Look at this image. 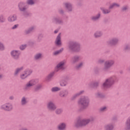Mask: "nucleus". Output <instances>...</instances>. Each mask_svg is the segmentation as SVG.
Here are the masks:
<instances>
[{
    "label": "nucleus",
    "instance_id": "obj_19",
    "mask_svg": "<svg viewBox=\"0 0 130 130\" xmlns=\"http://www.w3.org/2000/svg\"><path fill=\"white\" fill-rule=\"evenodd\" d=\"M52 22L53 23H55V24H62L63 23L62 20L59 17H54L52 19Z\"/></svg>",
    "mask_w": 130,
    "mask_h": 130
},
{
    "label": "nucleus",
    "instance_id": "obj_48",
    "mask_svg": "<svg viewBox=\"0 0 130 130\" xmlns=\"http://www.w3.org/2000/svg\"><path fill=\"white\" fill-rule=\"evenodd\" d=\"M125 50H130V45H126L125 47Z\"/></svg>",
    "mask_w": 130,
    "mask_h": 130
},
{
    "label": "nucleus",
    "instance_id": "obj_7",
    "mask_svg": "<svg viewBox=\"0 0 130 130\" xmlns=\"http://www.w3.org/2000/svg\"><path fill=\"white\" fill-rule=\"evenodd\" d=\"M0 108L5 111H12L13 110V104L10 103H7L2 105Z\"/></svg>",
    "mask_w": 130,
    "mask_h": 130
},
{
    "label": "nucleus",
    "instance_id": "obj_5",
    "mask_svg": "<svg viewBox=\"0 0 130 130\" xmlns=\"http://www.w3.org/2000/svg\"><path fill=\"white\" fill-rule=\"evenodd\" d=\"M38 83V79H32L28 81L24 86V90H30L31 87H33Z\"/></svg>",
    "mask_w": 130,
    "mask_h": 130
},
{
    "label": "nucleus",
    "instance_id": "obj_38",
    "mask_svg": "<svg viewBox=\"0 0 130 130\" xmlns=\"http://www.w3.org/2000/svg\"><path fill=\"white\" fill-rule=\"evenodd\" d=\"M95 96L97 97V98H103V97H104V96L103 95V94H102V93L101 92H97L95 94Z\"/></svg>",
    "mask_w": 130,
    "mask_h": 130
},
{
    "label": "nucleus",
    "instance_id": "obj_39",
    "mask_svg": "<svg viewBox=\"0 0 130 130\" xmlns=\"http://www.w3.org/2000/svg\"><path fill=\"white\" fill-rule=\"evenodd\" d=\"M22 70H23V67L16 69L14 74L15 76H17V75H18V74H19V73H20Z\"/></svg>",
    "mask_w": 130,
    "mask_h": 130
},
{
    "label": "nucleus",
    "instance_id": "obj_8",
    "mask_svg": "<svg viewBox=\"0 0 130 130\" xmlns=\"http://www.w3.org/2000/svg\"><path fill=\"white\" fill-rule=\"evenodd\" d=\"M47 108L50 111H55V110H56L57 107H56V105H55L54 102L50 101L47 104Z\"/></svg>",
    "mask_w": 130,
    "mask_h": 130
},
{
    "label": "nucleus",
    "instance_id": "obj_22",
    "mask_svg": "<svg viewBox=\"0 0 130 130\" xmlns=\"http://www.w3.org/2000/svg\"><path fill=\"white\" fill-rule=\"evenodd\" d=\"M68 84H69V82H68V79L67 78L62 79L60 81V86H61V87H66V86H68Z\"/></svg>",
    "mask_w": 130,
    "mask_h": 130
},
{
    "label": "nucleus",
    "instance_id": "obj_34",
    "mask_svg": "<svg viewBox=\"0 0 130 130\" xmlns=\"http://www.w3.org/2000/svg\"><path fill=\"white\" fill-rule=\"evenodd\" d=\"M63 51V49L61 48L60 50L58 51H56L53 53V55H58V54H60V53H61L62 51Z\"/></svg>",
    "mask_w": 130,
    "mask_h": 130
},
{
    "label": "nucleus",
    "instance_id": "obj_43",
    "mask_svg": "<svg viewBox=\"0 0 130 130\" xmlns=\"http://www.w3.org/2000/svg\"><path fill=\"white\" fill-rule=\"evenodd\" d=\"M42 87V86L41 84H38L35 88V91H39V90L41 89Z\"/></svg>",
    "mask_w": 130,
    "mask_h": 130
},
{
    "label": "nucleus",
    "instance_id": "obj_16",
    "mask_svg": "<svg viewBox=\"0 0 130 130\" xmlns=\"http://www.w3.org/2000/svg\"><path fill=\"white\" fill-rule=\"evenodd\" d=\"M81 59L82 57L81 56L75 55L71 58V62L72 63H76V62H78L79 60H81Z\"/></svg>",
    "mask_w": 130,
    "mask_h": 130
},
{
    "label": "nucleus",
    "instance_id": "obj_27",
    "mask_svg": "<svg viewBox=\"0 0 130 130\" xmlns=\"http://www.w3.org/2000/svg\"><path fill=\"white\" fill-rule=\"evenodd\" d=\"M119 7H120V5H119V4L114 3L110 5L109 9L112 10L114 8H119Z\"/></svg>",
    "mask_w": 130,
    "mask_h": 130
},
{
    "label": "nucleus",
    "instance_id": "obj_49",
    "mask_svg": "<svg viewBox=\"0 0 130 130\" xmlns=\"http://www.w3.org/2000/svg\"><path fill=\"white\" fill-rule=\"evenodd\" d=\"M98 63H103L104 62V59H99L98 61Z\"/></svg>",
    "mask_w": 130,
    "mask_h": 130
},
{
    "label": "nucleus",
    "instance_id": "obj_53",
    "mask_svg": "<svg viewBox=\"0 0 130 130\" xmlns=\"http://www.w3.org/2000/svg\"><path fill=\"white\" fill-rule=\"evenodd\" d=\"M60 14H63V11L62 10H59Z\"/></svg>",
    "mask_w": 130,
    "mask_h": 130
},
{
    "label": "nucleus",
    "instance_id": "obj_30",
    "mask_svg": "<svg viewBox=\"0 0 130 130\" xmlns=\"http://www.w3.org/2000/svg\"><path fill=\"white\" fill-rule=\"evenodd\" d=\"M41 58H42V54L41 53H38L35 55V59L36 60H39V59H41Z\"/></svg>",
    "mask_w": 130,
    "mask_h": 130
},
{
    "label": "nucleus",
    "instance_id": "obj_2",
    "mask_svg": "<svg viewBox=\"0 0 130 130\" xmlns=\"http://www.w3.org/2000/svg\"><path fill=\"white\" fill-rule=\"evenodd\" d=\"M90 100L88 96H81L78 101V105L80 107V111L86 109L89 106Z\"/></svg>",
    "mask_w": 130,
    "mask_h": 130
},
{
    "label": "nucleus",
    "instance_id": "obj_46",
    "mask_svg": "<svg viewBox=\"0 0 130 130\" xmlns=\"http://www.w3.org/2000/svg\"><path fill=\"white\" fill-rule=\"evenodd\" d=\"M26 47H27V45L25 44V45H22L21 46H20V49L21 50H24V49H25V48H26Z\"/></svg>",
    "mask_w": 130,
    "mask_h": 130
},
{
    "label": "nucleus",
    "instance_id": "obj_45",
    "mask_svg": "<svg viewBox=\"0 0 130 130\" xmlns=\"http://www.w3.org/2000/svg\"><path fill=\"white\" fill-rule=\"evenodd\" d=\"M0 50H5V46L2 42H0Z\"/></svg>",
    "mask_w": 130,
    "mask_h": 130
},
{
    "label": "nucleus",
    "instance_id": "obj_15",
    "mask_svg": "<svg viewBox=\"0 0 130 130\" xmlns=\"http://www.w3.org/2000/svg\"><path fill=\"white\" fill-rule=\"evenodd\" d=\"M58 130H66L67 129V123L64 122L60 123L57 127Z\"/></svg>",
    "mask_w": 130,
    "mask_h": 130
},
{
    "label": "nucleus",
    "instance_id": "obj_41",
    "mask_svg": "<svg viewBox=\"0 0 130 130\" xmlns=\"http://www.w3.org/2000/svg\"><path fill=\"white\" fill-rule=\"evenodd\" d=\"M106 110H107V107H101L100 109H99V111L100 112H104L105 111H106Z\"/></svg>",
    "mask_w": 130,
    "mask_h": 130
},
{
    "label": "nucleus",
    "instance_id": "obj_14",
    "mask_svg": "<svg viewBox=\"0 0 130 130\" xmlns=\"http://www.w3.org/2000/svg\"><path fill=\"white\" fill-rule=\"evenodd\" d=\"M105 130H113L114 129V123H109L104 125Z\"/></svg>",
    "mask_w": 130,
    "mask_h": 130
},
{
    "label": "nucleus",
    "instance_id": "obj_29",
    "mask_svg": "<svg viewBox=\"0 0 130 130\" xmlns=\"http://www.w3.org/2000/svg\"><path fill=\"white\" fill-rule=\"evenodd\" d=\"M125 126L126 129L130 130V117L127 119L125 123Z\"/></svg>",
    "mask_w": 130,
    "mask_h": 130
},
{
    "label": "nucleus",
    "instance_id": "obj_3",
    "mask_svg": "<svg viewBox=\"0 0 130 130\" xmlns=\"http://www.w3.org/2000/svg\"><path fill=\"white\" fill-rule=\"evenodd\" d=\"M117 81H118V78H117L116 76H111L106 79L105 81L103 84V87L104 88V89H108V88H110L111 86H113L114 83L117 82Z\"/></svg>",
    "mask_w": 130,
    "mask_h": 130
},
{
    "label": "nucleus",
    "instance_id": "obj_50",
    "mask_svg": "<svg viewBox=\"0 0 130 130\" xmlns=\"http://www.w3.org/2000/svg\"><path fill=\"white\" fill-rule=\"evenodd\" d=\"M23 15L25 17H27V16H29V13L27 12H24Z\"/></svg>",
    "mask_w": 130,
    "mask_h": 130
},
{
    "label": "nucleus",
    "instance_id": "obj_52",
    "mask_svg": "<svg viewBox=\"0 0 130 130\" xmlns=\"http://www.w3.org/2000/svg\"><path fill=\"white\" fill-rule=\"evenodd\" d=\"M19 130H28V129H27V128L23 127V128H21Z\"/></svg>",
    "mask_w": 130,
    "mask_h": 130
},
{
    "label": "nucleus",
    "instance_id": "obj_13",
    "mask_svg": "<svg viewBox=\"0 0 130 130\" xmlns=\"http://www.w3.org/2000/svg\"><path fill=\"white\" fill-rule=\"evenodd\" d=\"M17 19H18V16L16 14H13L9 16L7 18L8 22L10 23H12L13 22H15V21H17Z\"/></svg>",
    "mask_w": 130,
    "mask_h": 130
},
{
    "label": "nucleus",
    "instance_id": "obj_44",
    "mask_svg": "<svg viewBox=\"0 0 130 130\" xmlns=\"http://www.w3.org/2000/svg\"><path fill=\"white\" fill-rule=\"evenodd\" d=\"M62 113V109H57L55 110L56 114H61Z\"/></svg>",
    "mask_w": 130,
    "mask_h": 130
},
{
    "label": "nucleus",
    "instance_id": "obj_11",
    "mask_svg": "<svg viewBox=\"0 0 130 130\" xmlns=\"http://www.w3.org/2000/svg\"><path fill=\"white\" fill-rule=\"evenodd\" d=\"M108 45H110L112 46L113 45H116L117 43H118V39L116 38H113L110 39L109 41L107 42Z\"/></svg>",
    "mask_w": 130,
    "mask_h": 130
},
{
    "label": "nucleus",
    "instance_id": "obj_18",
    "mask_svg": "<svg viewBox=\"0 0 130 130\" xmlns=\"http://www.w3.org/2000/svg\"><path fill=\"white\" fill-rule=\"evenodd\" d=\"M69 95V91L67 90H61L59 93V95L62 98H64Z\"/></svg>",
    "mask_w": 130,
    "mask_h": 130
},
{
    "label": "nucleus",
    "instance_id": "obj_26",
    "mask_svg": "<svg viewBox=\"0 0 130 130\" xmlns=\"http://www.w3.org/2000/svg\"><path fill=\"white\" fill-rule=\"evenodd\" d=\"M103 35V34L102 33V31L100 30H98L95 31L94 34V36L95 38H99V37H101Z\"/></svg>",
    "mask_w": 130,
    "mask_h": 130
},
{
    "label": "nucleus",
    "instance_id": "obj_36",
    "mask_svg": "<svg viewBox=\"0 0 130 130\" xmlns=\"http://www.w3.org/2000/svg\"><path fill=\"white\" fill-rule=\"evenodd\" d=\"M83 66H84V62H80L77 66L76 67L77 70H80Z\"/></svg>",
    "mask_w": 130,
    "mask_h": 130
},
{
    "label": "nucleus",
    "instance_id": "obj_32",
    "mask_svg": "<svg viewBox=\"0 0 130 130\" xmlns=\"http://www.w3.org/2000/svg\"><path fill=\"white\" fill-rule=\"evenodd\" d=\"M6 22V17L3 14L0 15V23H5Z\"/></svg>",
    "mask_w": 130,
    "mask_h": 130
},
{
    "label": "nucleus",
    "instance_id": "obj_47",
    "mask_svg": "<svg viewBox=\"0 0 130 130\" xmlns=\"http://www.w3.org/2000/svg\"><path fill=\"white\" fill-rule=\"evenodd\" d=\"M19 27V24H15L13 26L11 27L12 30H15V29H17Z\"/></svg>",
    "mask_w": 130,
    "mask_h": 130
},
{
    "label": "nucleus",
    "instance_id": "obj_42",
    "mask_svg": "<svg viewBox=\"0 0 130 130\" xmlns=\"http://www.w3.org/2000/svg\"><path fill=\"white\" fill-rule=\"evenodd\" d=\"M34 1L36 0H27L26 3L27 5H30V6H32V5H34L35 4Z\"/></svg>",
    "mask_w": 130,
    "mask_h": 130
},
{
    "label": "nucleus",
    "instance_id": "obj_40",
    "mask_svg": "<svg viewBox=\"0 0 130 130\" xmlns=\"http://www.w3.org/2000/svg\"><path fill=\"white\" fill-rule=\"evenodd\" d=\"M121 10L122 12H126V11L128 10V6H127V5H125L122 7Z\"/></svg>",
    "mask_w": 130,
    "mask_h": 130
},
{
    "label": "nucleus",
    "instance_id": "obj_20",
    "mask_svg": "<svg viewBox=\"0 0 130 130\" xmlns=\"http://www.w3.org/2000/svg\"><path fill=\"white\" fill-rule=\"evenodd\" d=\"M64 6L68 12H72L73 11V5L71 3L69 2L66 3Z\"/></svg>",
    "mask_w": 130,
    "mask_h": 130
},
{
    "label": "nucleus",
    "instance_id": "obj_25",
    "mask_svg": "<svg viewBox=\"0 0 130 130\" xmlns=\"http://www.w3.org/2000/svg\"><path fill=\"white\" fill-rule=\"evenodd\" d=\"M84 90H81L80 91H79V92L75 94L74 95H73L72 97V100H75V99H76V98L79 97V96H80V95H82V94H83L84 93Z\"/></svg>",
    "mask_w": 130,
    "mask_h": 130
},
{
    "label": "nucleus",
    "instance_id": "obj_9",
    "mask_svg": "<svg viewBox=\"0 0 130 130\" xmlns=\"http://www.w3.org/2000/svg\"><path fill=\"white\" fill-rule=\"evenodd\" d=\"M32 70L31 69H26L23 73L20 75V79L21 80H25L28 76H30L32 74Z\"/></svg>",
    "mask_w": 130,
    "mask_h": 130
},
{
    "label": "nucleus",
    "instance_id": "obj_1",
    "mask_svg": "<svg viewBox=\"0 0 130 130\" xmlns=\"http://www.w3.org/2000/svg\"><path fill=\"white\" fill-rule=\"evenodd\" d=\"M94 120V118L91 117L89 119H82L81 118H78L74 122V126L75 127H81L82 126H86L89 124L91 121Z\"/></svg>",
    "mask_w": 130,
    "mask_h": 130
},
{
    "label": "nucleus",
    "instance_id": "obj_55",
    "mask_svg": "<svg viewBox=\"0 0 130 130\" xmlns=\"http://www.w3.org/2000/svg\"><path fill=\"white\" fill-rule=\"evenodd\" d=\"M57 32H58V30H57L54 31V33L55 34H56V33H57Z\"/></svg>",
    "mask_w": 130,
    "mask_h": 130
},
{
    "label": "nucleus",
    "instance_id": "obj_4",
    "mask_svg": "<svg viewBox=\"0 0 130 130\" xmlns=\"http://www.w3.org/2000/svg\"><path fill=\"white\" fill-rule=\"evenodd\" d=\"M68 49L73 52H80L81 45L77 42H71L68 45Z\"/></svg>",
    "mask_w": 130,
    "mask_h": 130
},
{
    "label": "nucleus",
    "instance_id": "obj_31",
    "mask_svg": "<svg viewBox=\"0 0 130 130\" xmlns=\"http://www.w3.org/2000/svg\"><path fill=\"white\" fill-rule=\"evenodd\" d=\"M54 76V72L50 73L46 78L47 81H50L52 79V77Z\"/></svg>",
    "mask_w": 130,
    "mask_h": 130
},
{
    "label": "nucleus",
    "instance_id": "obj_24",
    "mask_svg": "<svg viewBox=\"0 0 130 130\" xmlns=\"http://www.w3.org/2000/svg\"><path fill=\"white\" fill-rule=\"evenodd\" d=\"M60 33H59L58 36H57V38L55 40V44L56 45L59 46L61 45V41L60 38Z\"/></svg>",
    "mask_w": 130,
    "mask_h": 130
},
{
    "label": "nucleus",
    "instance_id": "obj_54",
    "mask_svg": "<svg viewBox=\"0 0 130 130\" xmlns=\"http://www.w3.org/2000/svg\"><path fill=\"white\" fill-rule=\"evenodd\" d=\"M3 77H4V75H3L2 74H0V80L1 79H3Z\"/></svg>",
    "mask_w": 130,
    "mask_h": 130
},
{
    "label": "nucleus",
    "instance_id": "obj_17",
    "mask_svg": "<svg viewBox=\"0 0 130 130\" xmlns=\"http://www.w3.org/2000/svg\"><path fill=\"white\" fill-rule=\"evenodd\" d=\"M18 7L21 12H25L27 10V8L25 6L24 2H20L18 4Z\"/></svg>",
    "mask_w": 130,
    "mask_h": 130
},
{
    "label": "nucleus",
    "instance_id": "obj_37",
    "mask_svg": "<svg viewBox=\"0 0 130 130\" xmlns=\"http://www.w3.org/2000/svg\"><path fill=\"white\" fill-rule=\"evenodd\" d=\"M52 92H57L58 91H60V88L57 87H52L51 89Z\"/></svg>",
    "mask_w": 130,
    "mask_h": 130
},
{
    "label": "nucleus",
    "instance_id": "obj_33",
    "mask_svg": "<svg viewBox=\"0 0 130 130\" xmlns=\"http://www.w3.org/2000/svg\"><path fill=\"white\" fill-rule=\"evenodd\" d=\"M34 30H35V26H31L28 30L25 31V34H29V33L32 32Z\"/></svg>",
    "mask_w": 130,
    "mask_h": 130
},
{
    "label": "nucleus",
    "instance_id": "obj_6",
    "mask_svg": "<svg viewBox=\"0 0 130 130\" xmlns=\"http://www.w3.org/2000/svg\"><path fill=\"white\" fill-rule=\"evenodd\" d=\"M113 64H114V60H108L106 61L104 63V67L103 69V72H107Z\"/></svg>",
    "mask_w": 130,
    "mask_h": 130
},
{
    "label": "nucleus",
    "instance_id": "obj_12",
    "mask_svg": "<svg viewBox=\"0 0 130 130\" xmlns=\"http://www.w3.org/2000/svg\"><path fill=\"white\" fill-rule=\"evenodd\" d=\"M11 54L13 58H14V59H18V58H19V56H20V54H21V53L20 52V51L13 50L11 51Z\"/></svg>",
    "mask_w": 130,
    "mask_h": 130
},
{
    "label": "nucleus",
    "instance_id": "obj_35",
    "mask_svg": "<svg viewBox=\"0 0 130 130\" xmlns=\"http://www.w3.org/2000/svg\"><path fill=\"white\" fill-rule=\"evenodd\" d=\"M110 10L111 9L109 8V9H102V11L103 14H109V13H110V12H111V11Z\"/></svg>",
    "mask_w": 130,
    "mask_h": 130
},
{
    "label": "nucleus",
    "instance_id": "obj_21",
    "mask_svg": "<svg viewBox=\"0 0 130 130\" xmlns=\"http://www.w3.org/2000/svg\"><path fill=\"white\" fill-rule=\"evenodd\" d=\"M99 86V82L97 81L92 82L88 84V87L90 88H97Z\"/></svg>",
    "mask_w": 130,
    "mask_h": 130
},
{
    "label": "nucleus",
    "instance_id": "obj_28",
    "mask_svg": "<svg viewBox=\"0 0 130 130\" xmlns=\"http://www.w3.org/2000/svg\"><path fill=\"white\" fill-rule=\"evenodd\" d=\"M28 103V101L27 100V98H26L25 96H23L21 99V105L23 106L26 105Z\"/></svg>",
    "mask_w": 130,
    "mask_h": 130
},
{
    "label": "nucleus",
    "instance_id": "obj_10",
    "mask_svg": "<svg viewBox=\"0 0 130 130\" xmlns=\"http://www.w3.org/2000/svg\"><path fill=\"white\" fill-rule=\"evenodd\" d=\"M64 64H66V60L60 62L55 68V71L58 72L60 70H64Z\"/></svg>",
    "mask_w": 130,
    "mask_h": 130
},
{
    "label": "nucleus",
    "instance_id": "obj_23",
    "mask_svg": "<svg viewBox=\"0 0 130 130\" xmlns=\"http://www.w3.org/2000/svg\"><path fill=\"white\" fill-rule=\"evenodd\" d=\"M100 17H101V13H99L96 15L91 16L90 19L92 21L95 22L96 21H98V20L100 19Z\"/></svg>",
    "mask_w": 130,
    "mask_h": 130
},
{
    "label": "nucleus",
    "instance_id": "obj_51",
    "mask_svg": "<svg viewBox=\"0 0 130 130\" xmlns=\"http://www.w3.org/2000/svg\"><path fill=\"white\" fill-rule=\"evenodd\" d=\"M9 99H10V100H13V99H14V96H10Z\"/></svg>",
    "mask_w": 130,
    "mask_h": 130
}]
</instances>
